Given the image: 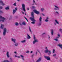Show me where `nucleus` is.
Segmentation results:
<instances>
[{
  "mask_svg": "<svg viewBox=\"0 0 62 62\" xmlns=\"http://www.w3.org/2000/svg\"><path fill=\"white\" fill-rule=\"evenodd\" d=\"M31 16L32 18V17H30V19L31 21H33L31 22V23L32 24H35V22H36V20L35 19L34 15V13L33 12H31Z\"/></svg>",
  "mask_w": 62,
  "mask_h": 62,
  "instance_id": "f257e3e1",
  "label": "nucleus"
},
{
  "mask_svg": "<svg viewBox=\"0 0 62 62\" xmlns=\"http://www.w3.org/2000/svg\"><path fill=\"white\" fill-rule=\"evenodd\" d=\"M55 8H54V10H59V7L56 5H54Z\"/></svg>",
  "mask_w": 62,
  "mask_h": 62,
  "instance_id": "f03ea898",
  "label": "nucleus"
},
{
  "mask_svg": "<svg viewBox=\"0 0 62 62\" xmlns=\"http://www.w3.org/2000/svg\"><path fill=\"white\" fill-rule=\"evenodd\" d=\"M22 8L24 12H25L26 11L25 10V5L24 4H22Z\"/></svg>",
  "mask_w": 62,
  "mask_h": 62,
  "instance_id": "7ed1b4c3",
  "label": "nucleus"
},
{
  "mask_svg": "<svg viewBox=\"0 0 62 62\" xmlns=\"http://www.w3.org/2000/svg\"><path fill=\"white\" fill-rule=\"evenodd\" d=\"M7 33V29L5 28L3 29V36H5Z\"/></svg>",
  "mask_w": 62,
  "mask_h": 62,
  "instance_id": "20e7f679",
  "label": "nucleus"
},
{
  "mask_svg": "<svg viewBox=\"0 0 62 62\" xmlns=\"http://www.w3.org/2000/svg\"><path fill=\"white\" fill-rule=\"evenodd\" d=\"M44 58L46 59L47 60H50V57H49V56H44Z\"/></svg>",
  "mask_w": 62,
  "mask_h": 62,
  "instance_id": "39448f33",
  "label": "nucleus"
},
{
  "mask_svg": "<svg viewBox=\"0 0 62 62\" xmlns=\"http://www.w3.org/2000/svg\"><path fill=\"white\" fill-rule=\"evenodd\" d=\"M42 20V17L41 16L39 18V26L41 25V20Z\"/></svg>",
  "mask_w": 62,
  "mask_h": 62,
  "instance_id": "423d86ee",
  "label": "nucleus"
},
{
  "mask_svg": "<svg viewBox=\"0 0 62 62\" xmlns=\"http://www.w3.org/2000/svg\"><path fill=\"white\" fill-rule=\"evenodd\" d=\"M33 11L36 14L38 15L39 14V12L37 11V10L34 9L33 10Z\"/></svg>",
  "mask_w": 62,
  "mask_h": 62,
  "instance_id": "0eeeda50",
  "label": "nucleus"
},
{
  "mask_svg": "<svg viewBox=\"0 0 62 62\" xmlns=\"http://www.w3.org/2000/svg\"><path fill=\"white\" fill-rule=\"evenodd\" d=\"M46 50L44 51L45 53H48V52H49V50H48V48L47 47H45Z\"/></svg>",
  "mask_w": 62,
  "mask_h": 62,
  "instance_id": "6e6552de",
  "label": "nucleus"
},
{
  "mask_svg": "<svg viewBox=\"0 0 62 62\" xmlns=\"http://www.w3.org/2000/svg\"><path fill=\"white\" fill-rule=\"evenodd\" d=\"M49 17H46V19L45 20V21L46 22H48L49 21Z\"/></svg>",
  "mask_w": 62,
  "mask_h": 62,
  "instance_id": "1a4fd4ad",
  "label": "nucleus"
},
{
  "mask_svg": "<svg viewBox=\"0 0 62 62\" xmlns=\"http://www.w3.org/2000/svg\"><path fill=\"white\" fill-rule=\"evenodd\" d=\"M11 41H13L14 43H16V39H13V38L11 39Z\"/></svg>",
  "mask_w": 62,
  "mask_h": 62,
  "instance_id": "9d476101",
  "label": "nucleus"
},
{
  "mask_svg": "<svg viewBox=\"0 0 62 62\" xmlns=\"http://www.w3.org/2000/svg\"><path fill=\"white\" fill-rule=\"evenodd\" d=\"M7 56L8 58H9V52H7L6 53Z\"/></svg>",
  "mask_w": 62,
  "mask_h": 62,
  "instance_id": "9b49d317",
  "label": "nucleus"
},
{
  "mask_svg": "<svg viewBox=\"0 0 62 62\" xmlns=\"http://www.w3.org/2000/svg\"><path fill=\"white\" fill-rule=\"evenodd\" d=\"M20 56L22 58V59L23 61H24V59L23 58H24V56H23V55H20Z\"/></svg>",
  "mask_w": 62,
  "mask_h": 62,
  "instance_id": "f8f14e48",
  "label": "nucleus"
},
{
  "mask_svg": "<svg viewBox=\"0 0 62 62\" xmlns=\"http://www.w3.org/2000/svg\"><path fill=\"white\" fill-rule=\"evenodd\" d=\"M44 10H45V9H44V8H41L40 10L41 12H43V11Z\"/></svg>",
  "mask_w": 62,
  "mask_h": 62,
  "instance_id": "ddd939ff",
  "label": "nucleus"
},
{
  "mask_svg": "<svg viewBox=\"0 0 62 62\" xmlns=\"http://www.w3.org/2000/svg\"><path fill=\"white\" fill-rule=\"evenodd\" d=\"M27 38L28 39H30L31 38V37H30V36H29L28 34H27Z\"/></svg>",
  "mask_w": 62,
  "mask_h": 62,
  "instance_id": "4468645a",
  "label": "nucleus"
},
{
  "mask_svg": "<svg viewBox=\"0 0 62 62\" xmlns=\"http://www.w3.org/2000/svg\"><path fill=\"white\" fill-rule=\"evenodd\" d=\"M33 42V44H34L35 43H36L37 42H38V40H35Z\"/></svg>",
  "mask_w": 62,
  "mask_h": 62,
  "instance_id": "2eb2a0df",
  "label": "nucleus"
},
{
  "mask_svg": "<svg viewBox=\"0 0 62 62\" xmlns=\"http://www.w3.org/2000/svg\"><path fill=\"white\" fill-rule=\"evenodd\" d=\"M19 45V43H16L14 44V45L15 46H16V47L18 46Z\"/></svg>",
  "mask_w": 62,
  "mask_h": 62,
  "instance_id": "dca6fc26",
  "label": "nucleus"
},
{
  "mask_svg": "<svg viewBox=\"0 0 62 62\" xmlns=\"http://www.w3.org/2000/svg\"><path fill=\"white\" fill-rule=\"evenodd\" d=\"M16 12L15 10L13 9V14H14L15 13V12Z\"/></svg>",
  "mask_w": 62,
  "mask_h": 62,
  "instance_id": "f3484780",
  "label": "nucleus"
},
{
  "mask_svg": "<svg viewBox=\"0 0 62 62\" xmlns=\"http://www.w3.org/2000/svg\"><path fill=\"white\" fill-rule=\"evenodd\" d=\"M58 46H59L62 49V44H59L58 45Z\"/></svg>",
  "mask_w": 62,
  "mask_h": 62,
  "instance_id": "a211bd4d",
  "label": "nucleus"
},
{
  "mask_svg": "<svg viewBox=\"0 0 62 62\" xmlns=\"http://www.w3.org/2000/svg\"><path fill=\"white\" fill-rule=\"evenodd\" d=\"M0 19H4V20H6V18H5L4 17H2V16H0Z\"/></svg>",
  "mask_w": 62,
  "mask_h": 62,
  "instance_id": "6ab92c4d",
  "label": "nucleus"
},
{
  "mask_svg": "<svg viewBox=\"0 0 62 62\" xmlns=\"http://www.w3.org/2000/svg\"><path fill=\"white\" fill-rule=\"evenodd\" d=\"M55 22L56 23H57V24H59V22H58V21L57 20H55Z\"/></svg>",
  "mask_w": 62,
  "mask_h": 62,
  "instance_id": "aec40b11",
  "label": "nucleus"
},
{
  "mask_svg": "<svg viewBox=\"0 0 62 62\" xmlns=\"http://www.w3.org/2000/svg\"><path fill=\"white\" fill-rule=\"evenodd\" d=\"M26 41V40H23L22 41H21V43H24Z\"/></svg>",
  "mask_w": 62,
  "mask_h": 62,
  "instance_id": "412c9836",
  "label": "nucleus"
},
{
  "mask_svg": "<svg viewBox=\"0 0 62 62\" xmlns=\"http://www.w3.org/2000/svg\"><path fill=\"white\" fill-rule=\"evenodd\" d=\"M36 39V37H35V36L34 35L33 39L34 40H38V39Z\"/></svg>",
  "mask_w": 62,
  "mask_h": 62,
  "instance_id": "4be33fe9",
  "label": "nucleus"
},
{
  "mask_svg": "<svg viewBox=\"0 0 62 62\" xmlns=\"http://www.w3.org/2000/svg\"><path fill=\"white\" fill-rule=\"evenodd\" d=\"M51 35H53V34H54V31L53 30H51Z\"/></svg>",
  "mask_w": 62,
  "mask_h": 62,
  "instance_id": "5701e85b",
  "label": "nucleus"
},
{
  "mask_svg": "<svg viewBox=\"0 0 62 62\" xmlns=\"http://www.w3.org/2000/svg\"><path fill=\"white\" fill-rule=\"evenodd\" d=\"M29 31L31 33V34H32V31H31V28H30V26H29Z\"/></svg>",
  "mask_w": 62,
  "mask_h": 62,
  "instance_id": "b1692460",
  "label": "nucleus"
},
{
  "mask_svg": "<svg viewBox=\"0 0 62 62\" xmlns=\"http://www.w3.org/2000/svg\"><path fill=\"white\" fill-rule=\"evenodd\" d=\"M3 27H4V25H3V24H1V27H0L2 29H3Z\"/></svg>",
  "mask_w": 62,
  "mask_h": 62,
  "instance_id": "393cba45",
  "label": "nucleus"
},
{
  "mask_svg": "<svg viewBox=\"0 0 62 62\" xmlns=\"http://www.w3.org/2000/svg\"><path fill=\"white\" fill-rule=\"evenodd\" d=\"M0 5H1L2 6H4L5 5V4L3 3V2L2 1V3H1Z\"/></svg>",
  "mask_w": 62,
  "mask_h": 62,
  "instance_id": "a878e982",
  "label": "nucleus"
},
{
  "mask_svg": "<svg viewBox=\"0 0 62 62\" xmlns=\"http://www.w3.org/2000/svg\"><path fill=\"white\" fill-rule=\"evenodd\" d=\"M22 24H23V25H26V23H25L23 22L22 23Z\"/></svg>",
  "mask_w": 62,
  "mask_h": 62,
  "instance_id": "bb28decb",
  "label": "nucleus"
},
{
  "mask_svg": "<svg viewBox=\"0 0 62 62\" xmlns=\"http://www.w3.org/2000/svg\"><path fill=\"white\" fill-rule=\"evenodd\" d=\"M15 25L16 26H18L19 25V23L17 22L16 23Z\"/></svg>",
  "mask_w": 62,
  "mask_h": 62,
  "instance_id": "cd10ccee",
  "label": "nucleus"
},
{
  "mask_svg": "<svg viewBox=\"0 0 62 62\" xmlns=\"http://www.w3.org/2000/svg\"><path fill=\"white\" fill-rule=\"evenodd\" d=\"M5 9L6 10H8L9 9V7H7L5 8Z\"/></svg>",
  "mask_w": 62,
  "mask_h": 62,
  "instance_id": "c85d7f7f",
  "label": "nucleus"
},
{
  "mask_svg": "<svg viewBox=\"0 0 62 62\" xmlns=\"http://www.w3.org/2000/svg\"><path fill=\"white\" fill-rule=\"evenodd\" d=\"M0 13H2V14H3L4 13V12H3L1 10H0Z\"/></svg>",
  "mask_w": 62,
  "mask_h": 62,
  "instance_id": "c756f323",
  "label": "nucleus"
},
{
  "mask_svg": "<svg viewBox=\"0 0 62 62\" xmlns=\"http://www.w3.org/2000/svg\"><path fill=\"white\" fill-rule=\"evenodd\" d=\"M55 13H56V14H57V15H59V13L57 11H56L55 12Z\"/></svg>",
  "mask_w": 62,
  "mask_h": 62,
  "instance_id": "7c9ffc66",
  "label": "nucleus"
},
{
  "mask_svg": "<svg viewBox=\"0 0 62 62\" xmlns=\"http://www.w3.org/2000/svg\"><path fill=\"white\" fill-rule=\"evenodd\" d=\"M41 57H40L39 58V62L41 61Z\"/></svg>",
  "mask_w": 62,
  "mask_h": 62,
  "instance_id": "2f4dec72",
  "label": "nucleus"
},
{
  "mask_svg": "<svg viewBox=\"0 0 62 62\" xmlns=\"http://www.w3.org/2000/svg\"><path fill=\"white\" fill-rule=\"evenodd\" d=\"M10 62H12L13 61V60L12 59V58H10Z\"/></svg>",
  "mask_w": 62,
  "mask_h": 62,
  "instance_id": "473e14b6",
  "label": "nucleus"
},
{
  "mask_svg": "<svg viewBox=\"0 0 62 62\" xmlns=\"http://www.w3.org/2000/svg\"><path fill=\"white\" fill-rule=\"evenodd\" d=\"M59 30L60 32H61L62 33V29H59Z\"/></svg>",
  "mask_w": 62,
  "mask_h": 62,
  "instance_id": "72a5a7b5",
  "label": "nucleus"
},
{
  "mask_svg": "<svg viewBox=\"0 0 62 62\" xmlns=\"http://www.w3.org/2000/svg\"><path fill=\"white\" fill-rule=\"evenodd\" d=\"M48 54H51V51H48Z\"/></svg>",
  "mask_w": 62,
  "mask_h": 62,
  "instance_id": "f704fd0d",
  "label": "nucleus"
},
{
  "mask_svg": "<svg viewBox=\"0 0 62 62\" xmlns=\"http://www.w3.org/2000/svg\"><path fill=\"white\" fill-rule=\"evenodd\" d=\"M3 19V20H1L0 21H1L3 22H4L5 21V20H6V19Z\"/></svg>",
  "mask_w": 62,
  "mask_h": 62,
  "instance_id": "c9c22d12",
  "label": "nucleus"
},
{
  "mask_svg": "<svg viewBox=\"0 0 62 62\" xmlns=\"http://www.w3.org/2000/svg\"><path fill=\"white\" fill-rule=\"evenodd\" d=\"M56 56V54H54L53 55V56H54V57H55Z\"/></svg>",
  "mask_w": 62,
  "mask_h": 62,
  "instance_id": "e433bc0d",
  "label": "nucleus"
},
{
  "mask_svg": "<svg viewBox=\"0 0 62 62\" xmlns=\"http://www.w3.org/2000/svg\"><path fill=\"white\" fill-rule=\"evenodd\" d=\"M55 52V50H54V49H53V53H54Z\"/></svg>",
  "mask_w": 62,
  "mask_h": 62,
  "instance_id": "4c0bfd02",
  "label": "nucleus"
},
{
  "mask_svg": "<svg viewBox=\"0 0 62 62\" xmlns=\"http://www.w3.org/2000/svg\"><path fill=\"white\" fill-rule=\"evenodd\" d=\"M29 51L28 50L26 52V53H27V54H29Z\"/></svg>",
  "mask_w": 62,
  "mask_h": 62,
  "instance_id": "58836bf2",
  "label": "nucleus"
},
{
  "mask_svg": "<svg viewBox=\"0 0 62 62\" xmlns=\"http://www.w3.org/2000/svg\"><path fill=\"white\" fill-rule=\"evenodd\" d=\"M54 39V40H55V41H58V40L57 39Z\"/></svg>",
  "mask_w": 62,
  "mask_h": 62,
  "instance_id": "ea45409f",
  "label": "nucleus"
},
{
  "mask_svg": "<svg viewBox=\"0 0 62 62\" xmlns=\"http://www.w3.org/2000/svg\"><path fill=\"white\" fill-rule=\"evenodd\" d=\"M3 8V7L2 6L0 7V9H2Z\"/></svg>",
  "mask_w": 62,
  "mask_h": 62,
  "instance_id": "a19ab883",
  "label": "nucleus"
},
{
  "mask_svg": "<svg viewBox=\"0 0 62 62\" xmlns=\"http://www.w3.org/2000/svg\"><path fill=\"white\" fill-rule=\"evenodd\" d=\"M16 3H15L13 4V5H14V6H16Z\"/></svg>",
  "mask_w": 62,
  "mask_h": 62,
  "instance_id": "79ce46f5",
  "label": "nucleus"
},
{
  "mask_svg": "<svg viewBox=\"0 0 62 62\" xmlns=\"http://www.w3.org/2000/svg\"><path fill=\"white\" fill-rule=\"evenodd\" d=\"M24 18H25V19H26V20L27 21V22H28V21L27 20V18H26V17H24Z\"/></svg>",
  "mask_w": 62,
  "mask_h": 62,
  "instance_id": "37998d69",
  "label": "nucleus"
},
{
  "mask_svg": "<svg viewBox=\"0 0 62 62\" xmlns=\"http://www.w3.org/2000/svg\"><path fill=\"white\" fill-rule=\"evenodd\" d=\"M32 8H35V6H32Z\"/></svg>",
  "mask_w": 62,
  "mask_h": 62,
  "instance_id": "c03bdc74",
  "label": "nucleus"
},
{
  "mask_svg": "<svg viewBox=\"0 0 62 62\" xmlns=\"http://www.w3.org/2000/svg\"><path fill=\"white\" fill-rule=\"evenodd\" d=\"M15 10H16H16H17V8H15Z\"/></svg>",
  "mask_w": 62,
  "mask_h": 62,
  "instance_id": "a18cd8bd",
  "label": "nucleus"
},
{
  "mask_svg": "<svg viewBox=\"0 0 62 62\" xmlns=\"http://www.w3.org/2000/svg\"><path fill=\"white\" fill-rule=\"evenodd\" d=\"M3 3V1H0V4H1V3Z\"/></svg>",
  "mask_w": 62,
  "mask_h": 62,
  "instance_id": "49530a36",
  "label": "nucleus"
},
{
  "mask_svg": "<svg viewBox=\"0 0 62 62\" xmlns=\"http://www.w3.org/2000/svg\"><path fill=\"white\" fill-rule=\"evenodd\" d=\"M33 3H35V1L34 0H33Z\"/></svg>",
  "mask_w": 62,
  "mask_h": 62,
  "instance_id": "de8ad7c7",
  "label": "nucleus"
},
{
  "mask_svg": "<svg viewBox=\"0 0 62 62\" xmlns=\"http://www.w3.org/2000/svg\"><path fill=\"white\" fill-rule=\"evenodd\" d=\"M39 62V59H38L37 60V61H36V62Z\"/></svg>",
  "mask_w": 62,
  "mask_h": 62,
  "instance_id": "09e8293b",
  "label": "nucleus"
},
{
  "mask_svg": "<svg viewBox=\"0 0 62 62\" xmlns=\"http://www.w3.org/2000/svg\"><path fill=\"white\" fill-rule=\"evenodd\" d=\"M42 15H43V16H45V15H44V14H43V13H42Z\"/></svg>",
  "mask_w": 62,
  "mask_h": 62,
  "instance_id": "8fccbe9b",
  "label": "nucleus"
},
{
  "mask_svg": "<svg viewBox=\"0 0 62 62\" xmlns=\"http://www.w3.org/2000/svg\"><path fill=\"white\" fill-rule=\"evenodd\" d=\"M17 57L18 58H21V57H20V56H17Z\"/></svg>",
  "mask_w": 62,
  "mask_h": 62,
  "instance_id": "3c124183",
  "label": "nucleus"
},
{
  "mask_svg": "<svg viewBox=\"0 0 62 62\" xmlns=\"http://www.w3.org/2000/svg\"><path fill=\"white\" fill-rule=\"evenodd\" d=\"M14 53L16 54H17V52L16 51Z\"/></svg>",
  "mask_w": 62,
  "mask_h": 62,
  "instance_id": "603ef678",
  "label": "nucleus"
},
{
  "mask_svg": "<svg viewBox=\"0 0 62 62\" xmlns=\"http://www.w3.org/2000/svg\"><path fill=\"white\" fill-rule=\"evenodd\" d=\"M58 37H59V36H60V34H58Z\"/></svg>",
  "mask_w": 62,
  "mask_h": 62,
  "instance_id": "864d4df0",
  "label": "nucleus"
},
{
  "mask_svg": "<svg viewBox=\"0 0 62 62\" xmlns=\"http://www.w3.org/2000/svg\"><path fill=\"white\" fill-rule=\"evenodd\" d=\"M18 56H17V55H15V57H17Z\"/></svg>",
  "mask_w": 62,
  "mask_h": 62,
  "instance_id": "5fc2aeb1",
  "label": "nucleus"
},
{
  "mask_svg": "<svg viewBox=\"0 0 62 62\" xmlns=\"http://www.w3.org/2000/svg\"><path fill=\"white\" fill-rule=\"evenodd\" d=\"M22 12V14H24V13L23 12Z\"/></svg>",
  "mask_w": 62,
  "mask_h": 62,
  "instance_id": "6e6d98bb",
  "label": "nucleus"
},
{
  "mask_svg": "<svg viewBox=\"0 0 62 62\" xmlns=\"http://www.w3.org/2000/svg\"><path fill=\"white\" fill-rule=\"evenodd\" d=\"M34 54H32V55H31V56H32V57L33 56H34Z\"/></svg>",
  "mask_w": 62,
  "mask_h": 62,
  "instance_id": "4d7b16f0",
  "label": "nucleus"
},
{
  "mask_svg": "<svg viewBox=\"0 0 62 62\" xmlns=\"http://www.w3.org/2000/svg\"><path fill=\"white\" fill-rule=\"evenodd\" d=\"M27 10H29V8H27Z\"/></svg>",
  "mask_w": 62,
  "mask_h": 62,
  "instance_id": "13d9d810",
  "label": "nucleus"
},
{
  "mask_svg": "<svg viewBox=\"0 0 62 62\" xmlns=\"http://www.w3.org/2000/svg\"><path fill=\"white\" fill-rule=\"evenodd\" d=\"M37 54H38V52H36V55H37Z\"/></svg>",
  "mask_w": 62,
  "mask_h": 62,
  "instance_id": "bf43d9fd",
  "label": "nucleus"
},
{
  "mask_svg": "<svg viewBox=\"0 0 62 62\" xmlns=\"http://www.w3.org/2000/svg\"><path fill=\"white\" fill-rule=\"evenodd\" d=\"M19 24H20V25H22V24H21V23H19Z\"/></svg>",
  "mask_w": 62,
  "mask_h": 62,
  "instance_id": "052dcab7",
  "label": "nucleus"
},
{
  "mask_svg": "<svg viewBox=\"0 0 62 62\" xmlns=\"http://www.w3.org/2000/svg\"><path fill=\"white\" fill-rule=\"evenodd\" d=\"M44 34H45V33H43L42 35H44Z\"/></svg>",
  "mask_w": 62,
  "mask_h": 62,
  "instance_id": "680f3d73",
  "label": "nucleus"
},
{
  "mask_svg": "<svg viewBox=\"0 0 62 62\" xmlns=\"http://www.w3.org/2000/svg\"><path fill=\"white\" fill-rule=\"evenodd\" d=\"M33 53V51H31V53Z\"/></svg>",
  "mask_w": 62,
  "mask_h": 62,
  "instance_id": "e2e57ef3",
  "label": "nucleus"
},
{
  "mask_svg": "<svg viewBox=\"0 0 62 62\" xmlns=\"http://www.w3.org/2000/svg\"><path fill=\"white\" fill-rule=\"evenodd\" d=\"M39 54H40V55H41V53L39 52Z\"/></svg>",
  "mask_w": 62,
  "mask_h": 62,
  "instance_id": "0e129e2a",
  "label": "nucleus"
},
{
  "mask_svg": "<svg viewBox=\"0 0 62 62\" xmlns=\"http://www.w3.org/2000/svg\"><path fill=\"white\" fill-rule=\"evenodd\" d=\"M48 39H50V36L48 35Z\"/></svg>",
  "mask_w": 62,
  "mask_h": 62,
  "instance_id": "69168bd1",
  "label": "nucleus"
},
{
  "mask_svg": "<svg viewBox=\"0 0 62 62\" xmlns=\"http://www.w3.org/2000/svg\"><path fill=\"white\" fill-rule=\"evenodd\" d=\"M37 24L38 25V26H39V24L38 23H37Z\"/></svg>",
  "mask_w": 62,
  "mask_h": 62,
  "instance_id": "338daca9",
  "label": "nucleus"
},
{
  "mask_svg": "<svg viewBox=\"0 0 62 62\" xmlns=\"http://www.w3.org/2000/svg\"><path fill=\"white\" fill-rule=\"evenodd\" d=\"M17 0L18 1V2H19L20 1V0Z\"/></svg>",
  "mask_w": 62,
  "mask_h": 62,
  "instance_id": "774afa93",
  "label": "nucleus"
}]
</instances>
